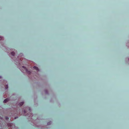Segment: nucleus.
<instances>
[{
  "instance_id": "obj_2",
  "label": "nucleus",
  "mask_w": 129,
  "mask_h": 129,
  "mask_svg": "<svg viewBox=\"0 0 129 129\" xmlns=\"http://www.w3.org/2000/svg\"><path fill=\"white\" fill-rule=\"evenodd\" d=\"M8 100H9V99H5L4 100V101H3L4 103H6L8 101Z\"/></svg>"
},
{
  "instance_id": "obj_8",
  "label": "nucleus",
  "mask_w": 129,
  "mask_h": 129,
  "mask_svg": "<svg viewBox=\"0 0 129 129\" xmlns=\"http://www.w3.org/2000/svg\"><path fill=\"white\" fill-rule=\"evenodd\" d=\"M8 88V85H7V87L6 88H5V89H7Z\"/></svg>"
},
{
  "instance_id": "obj_13",
  "label": "nucleus",
  "mask_w": 129,
  "mask_h": 129,
  "mask_svg": "<svg viewBox=\"0 0 129 129\" xmlns=\"http://www.w3.org/2000/svg\"><path fill=\"white\" fill-rule=\"evenodd\" d=\"M128 60H129V58L128 59Z\"/></svg>"
},
{
  "instance_id": "obj_4",
  "label": "nucleus",
  "mask_w": 129,
  "mask_h": 129,
  "mask_svg": "<svg viewBox=\"0 0 129 129\" xmlns=\"http://www.w3.org/2000/svg\"><path fill=\"white\" fill-rule=\"evenodd\" d=\"M23 103H24V102H23L20 103H19V106H22L23 105Z\"/></svg>"
},
{
  "instance_id": "obj_7",
  "label": "nucleus",
  "mask_w": 129,
  "mask_h": 129,
  "mask_svg": "<svg viewBox=\"0 0 129 129\" xmlns=\"http://www.w3.org/2000/svg\"><path fill=\"white\" fill-rule=\"evenodd\" d=\"M3 39V38L2 37H0V40H1Z\"/></svg>"
},
{
  "instance_id": "obj_1",
  "label": "nucleus",
  "mask_w": 129,
  "mask_h": 129,
  "mask_svg": "<svg viewBox=\"0 0 129 129\" xmlns=\"http://www.w3.org/2000/svg\"><path fill=\"white\" fill-rule=\"evenodd\" d=\"M22 68H24V69L26 71V72L28 74H29L30 73V72L29 71H28L27 70V69H26V68L24 66H23L22 67Z\"/></svg>"
},
{
  "instance_id": "obj_10",
  "label": "nucleus",
  "mask_w": 129,
  "mask_h": 129,
  "mask_svg": "<svg viewBox=\"0 0 129 129\" xmlns=\"http://www.w3.org/2000/svg\"><path fill=\"white\" fill-rule=\"evenodd\" d=\"M17 117H15V118H15V119H16V118H17Z\"/></svg>"
},
{
  "instance_id": "obj_11",
  "label": "nucleus",
  "mask_w": 129,
  "mask_h": 129,
  "mask_svg": "<svg viewBox=\"0 0 129 129\" xmlns=\"http://www.w3.org/2000/svg\"><path fill=\"white\" fill-rule=\"evenodd\" d=\"M24 113H25V110H24Z\"/></svg>"
},
{
  "instance_id": "obj_5",
  "label": "nucleus",
  "mask_w": 129,
  "mask_h": 129,
  "mask_svg": "<svg viewBox=\"0 0 129 129\" xmlns=\"http://www.w3.org/2000/svg\"><path fill=\"white\" fill-rule=\"evenodd\" d=\"M11 54L12 56H14L15 55V53L14 52H12L11 53Z\"/></svg>"
},
{
  "instance_id": "obj_3",
  "label": "nucleus",
  "mask_w": 129,
  "mask_h": 129,
  "mask_svg": "<svg viewBox=\"0 0 129 129\" xmlns=\"http://www.w3.org/2000/svg\"><path fill=\"white\" fill-rule=\"evenodd\" d=\"M33 68L34 69L36 70L37 71H39V70L38 68L37 67H36L35 66H34L33 67Z\"/></svg>"
},
{
  "instance_id": "obj_9",
  "label": "nucleus",
  "mask_w": 129,
  "mask_h": 129,
  "mask_svg": "<svg viewBox=\"0 0 129 129\" xmlns=\"http://www.w3.org/2000/svg\"><path fill=\"white\" fill-rule=\"evenodd\" d=\"M8 117H6V119H8Z\"/></svg>"
},
{
  "instance_id": "obj_6",
  "label": "nucleus",
  "mask_w": 129,
  "mask_h": 129,
  "mask_svg": "<svg viewBox=\"0 0 129 129\" xmlns=\"http://www.w3.org/2000/svg\"><path fill=\"white\" fill-rule=\"evenodd\" d=\"M51 123V121H50L48 122L47 123V125H50Z\"/></svg>"
},
{
  "instance_id": "obj_12",
  "label": "nucleus",
  "mask_w": 129,
  "mask_h": 129,
  "mask_svg": "<svg viewBox=\"0 0 129 129\" xmlns=\"http://www.w3.org/2000/svg\"><path fill=\"white\" fill-rule=\"evenodd\" d=\"M1 78V76H0V78Z\"/></svg>"
}]
</instances>
